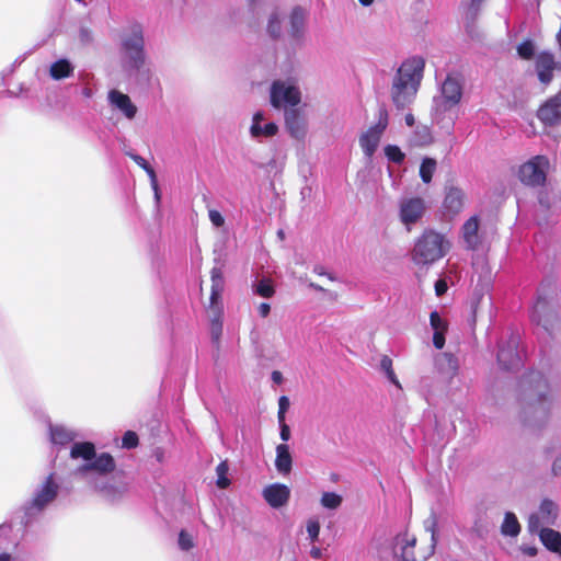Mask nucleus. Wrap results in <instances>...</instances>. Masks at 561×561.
Segmentation results:
<instances>
[{
	"label": "nucleus",
	"mask_w": 561,
	"mask_h": 561,
	"mask_svg": "<svg viewBox=\"0 0 561 561\" xmlns=\"http://www.w3.org/2000/svg\"><path fill=\"white\" fill-rule=\"evenodd\" d=\"M70 457L75 460H83V465L76 469V474L84 479L106 500L115 501L127 492V485L121 481H101L103 476L114 471L115 461L107 453L96 456L92 443H75L70 449Z\"/></svg>",
	"instance_id": "nucleus-1"
},
{
	"label": "nucleus",
	"mask_w": 561,
	"mask_h": 561,
	"mask_svg": "<svg viewBox=\"0 0 561 561\" xmlns=\"http://www.w3.org/2000/svg\"><path fill=\"white\" fill-rule=\"evenodd\" d=\"M424 66V59L414 56L404 60L397 70L390 95L398 108H404L414 101L423 78Z\"/></svg>",
	"instance_id": "nucleus-2"
},
{
	"label": "nucleus",
	"mask_w": 561,
	"mask_h": 561,
	"mask_svg": "<svg viewBox=\"0 0 561 561\" xmlns=\"http://www.w3.org/2000/svg\"><path fill=\"white\" fill-rule=\"evenodd\" d=\"M424 529L430 535V542L415 550L416 537L408 531L400 533L393 540V557L398 561H426L434 554L437 545L438 520L435 515L428 516L424 520Z\"/></svg>",
	"instance_id": "nucleus-3"
},
{
	"label": "nucleus",
	"mask_w": 561,
	"mask_h": 561,
	"mask_svg": "<svg viewBox=\"0 0 561 561\" xmlns=\"http://www.w3.org/2000/svg\"><path fill=\"white\" fill-rule=\"evenodd\" d=\"M448 238L435 230H425L415 242L413 261L419 265H430L444 257L450 250Z\"/></svg>",
	"instance_id": "nucleus-4"
},
{
	"label": "nucleus",
	"mask_w": 561,
	"mask_h": 561,
	"mask_svg": "<svg viewBox=\"0 0 561 561\" xmlns=\"http://www.w3.org/2000/svg\"><path fill=\"white\" fill-rule=\"evenodd\" d=\"M302 101V93L295 78L276 79L270 87V104L275 110L297 107Z\"/></svg>",
	"instance_id": "nucleus-5"
},
{
	"label": "nucleus",
	"mask_w": 561,
	"mask_h": 561,
	"mask_svg": "<svg viewBox=\"0 0 561 561\" xmlns=\"http://www.w3.org/2000/svg\"><path fill=\"white\" fill-rule=\"evenodd\" d=\"M121 62L126 72L140 84H149L152 72L147 66L146 48H121Z\"/></svg>",
	"instance_id": "nucleus-6"
},
{
	"label": "nucleus",
	"mask_w": 561,
	"mask_h": 561,
	"mask_svg": "<svg viewBox=\"0 0 561 561\" xmlns=\"http://www.w3.org/2000/svg\"><path fill=\"white\" fill-rule=\"evenodd\" d=\"M279 134V126L268 118L264 110L254 111L248 123L249 138L257 144L266 142Z\"/></svg>",
	"instance_id": "nucleus-7"
},
{
	"label": "nucleus",
	"mask_w": 561,
	"mask_h": 561,
	"mask_svg": "<svg viewBox=\"0 0 561 561\" xmlns=\"http://www.w3.org/2000/svg\"><path fill=\"white\" fill-rule=\"evenodd\" d=\"M550 161L546 156H535L519 165L517 176L522 183L528 186H541L545 184Z\"/></svg>",
	"instance_id": "nucleus-8"
},
{
	"label": "nucleus",
	"mask_w": 561,
	"mask_h": 561,
	"mask_svg": "<svg viewBox=\"0 0 561 561\" xmlns=\"http://www.w3.org/2000/svg\"><path fill=\"white\" fill-rule=\"evenodd\" d=\"M560 516L558 503L550 499H543L538 508L529 514L527 519V529L530 534H535L540 529L557 524Z\"/></svg>",
	"instance_id": "nucleus-9"
},
{
	"label": "nucleus",
	"mask_w": 561,
	"mask_h": 561,
	"mask_svg": "<svg viewBox=\"0 0 561 561\" xmlns=\"http://www.w3.org/2000/svg\"><path fill=\"white\" fill-rule=\"evenodd\" d=\"M426 211V201L421 196H404L398 203L399 220L408 230L420 222Z\"/></svg>",
	"instance_id": "nucleus-10"
},
{
	"label": "nucleus",
	"mask_w": 561,
	"mask_h": 561,
	"mask_svg": "<svg viewBox=\"0 0 561 561\" xmlns=\"http://www.w3.org/2000/svg\"><path fill=\"white\" fill-rule=\"evenodd\" d=\"M462 98V83L454 76H448L442 84L440 95L434 99L436 113H444L456 106Z\"/></svg>",
	"instance_id": "nucleus-11"
},
{
	"label": "nucleus",
	"mask_w": 561,
	"mask_h": 561,
	"mask_svg": "<svg viewBox=\"0 0 561 561\" xmlns=\"http://www.w3.org/2000/svg\"><path fill=\"white\" fill-rule=\"evenodd\" d=\"M284 125L289 137L297 141H304L309 133L307 113L299 107L284 112Z\"/></svg>",
	"instance_id": "nucleus-12"
},
{
	"label": "nucleus",
	"mask_w": 561,
	"mask_h": 561,
	"mask_svg": "<svg viewBox=\"0 0 561 561\" xmlns=\"http://www.w3.org/2000/svg\"><path fill=\"white\" fill-rule=\"evenodd\" d=\"M57 493L58 484L56 483L54 476L49 474L35 491L32 500L27 505V511L32 514L43 511L56 499Z\"/></svg>",
	"instance_id": "nucleus-13"
},
{
	"label": "nucleus",
	"mask_w": 561,
	"mask_h": 561,
	"mask_svg": "<svg viewBox=\"0 0 561 561\" xmlns=\"http://www.w3.org/2000/svg\"><path fill=\"white\" fill-rule=\"evenodd\" d=\"M467 195L466 192L455 185H448L445 187L444 199L442 203V213L446 218H455L466 207Z\"/></svg>",
	"instance_id": "nucleus-14"
},
{
	"label": "nucleus",
	"mask_w": 561,
	"mask_h": 561,
	"mask_svg": "<svg viewBox=\"0 0 561 561\" xmlns=\"http://www.w3.org/2000/svg\"><path fill=\"white\" fill-rule=\"evenodd\" d=\"M386 127L387 119L380 118L376 125L369 127L359 136V146L366 158L371 159L376 152Z\"/></svg>",
	"instance_id": "nucleus-15"
},
{
	"label": "nucleus",
	"mask_w": 561,
	"mask_h": 561,
	"mask_svg": "<svg viewBox=\"0 0 561 561\" xmlns=\"http://www.w3.org/2000/svg\"><path fill=\"white\" fill-rule=\"evenodd\" d=\"M288 36L293 41H301L306 36L307 32V22H308V11L301 5H295L288 16Z\"/></svg>",
	"instance_id": "nucleus-16"
},
{
	"label": "nucleus",
	"mask_w": 561,
	"mask_h": 561,
	"mask_svg": "<svg viewBox=\"0 0 561 561\" xmlns=\"http://www.w3.org/2000/svg\"><path fill=\"white\" fill-rule=\"evenodd\" d=\"M537 117L545 126H554L561 122V91L538 108Z\"/></svg>",
	"instance_id": "nucleus-17"
},
{
	"label": "nucleus",
	"mask_w": 561,
	"mask_h": 561,
	"mask_svg": "<svg viewBox=\"0 0 561 561\" xmlns=\"http://www.w3.org/2000/svg\"><path fill=\"white\" fill-rule=\"evenodd\" d=\"M224 290V277L221 271L219 268L211 270V289L209 304L207 306V313L214 314L216 313V309L219 310V313H224V305L221 301V294Z\"/></svg>",
	"instance_id": "nucleus-18"
},
{
	"label": "nucleus",
	"mask_w": 561,
	"mask_h": 561,
	"mask_svg": "<svg viewBox=\"0 0 561 561\" xmlns=\"http://www.w3.org/2000/svg\"><path fill=\"white\" fill-rule=\"evenodd\" d=\"M146 48L144 26L139 22L129 23L121 37V48Z\"/></svg>",
	"instance_id": "nucleus-19"
},
{
	"label": "nucleus",
	"mask_w": 561,
	"mask_h": 561,
	"mask_svg": "<svg viewBox=\"0 0 561 561\" xmlns=\"http://www.w3.org/2000/svg\"><path fill=\"white\" fill-rule=\"evenodd\" d=\"M107 101L113 108L119 111L127 119L135 118L137 106L127 94L118 90H111L107 93Z\"/></svg>",
	"instance_id": "nucleus-20"
},
{
	"label": "nucleus",
	"mask_w": 561,
	"mask_h": 561,
	"mask_svg": "<svg viewBox=\"0 0 561 561\" xmlns=\"http://www.w3.org/2000/svg\"><path fill=\"white\" fill-rule=\"evenodd\" d=\"M285 11L278 7H273L266 13L265 32L273 39H279L284 35Z\"/></svg>",
	"instance_id": "nucleus-21"
},
{
	"label": "nucleus",
	"mask_w": 561,
	"mask_h": 561,
	"mask_svg": "<svg viewBox=\"0 0 561 561\" xmlns=\"http://www.w3.org/2000/svg\"><path fill=\"white\" fill-rule=\"evenodd\" d=\"M262 494L270 506L278 508L287 504L290 490L285 484L274 483L264 488Z\"/></svg>",
	"instance_id": "nucleus-22"
},
{
	"label": "nucleus",
	"mask_w": 561,
	"mask_h": 561,
	"mask_svg": "<svg viewBox=\"0 0 561 561\" xmlns=\"http://www.w3.org/2000/svg\"><path fill=\"white\" fill-rule=\"evenodd\" d=\"M436 366L438 373L450 385L454 379L459 375V362L450 353H443L436 358Z\"/></svg>",
	"instance_id": "nucleus-23"
},
{
	"label": "nucleus",
	"mask_w": 561,
	"mask_h": 561,
	"mask_svg": "<svg viewBox=\"0 0 561 561\" xmlns=\"http://www.w3.org/2000/svg\"><path fill=\"white\" fill-rule=\"evenodd\" d=\"M479 226V218L471 216L461 227V237L468 249L473 250L480 244Z\"/></svg>",
	"instance_id": "nucleus-24"
},
{
	"label": "nucleus",
	"mask_w": 561,
	"mask_h": 561,
	"mask_svg": "<svg viewBox=\"0 0 561 561\" xmlns=\"http://www.w3.org/2000/svg\"><path fill=\"white\" fill-rule=\"evenodd\" d=\"M430 325L433 330V344L437 350H442L445 345V334L448 330L447 321L437 311H433L430 314Z\"/></svg>",
	"instance_id": "nucleus-25"
},
{
	"label": "nucleus",
	"mask_w": 561,
	"mask_h": 561,
	"mask_svg": "<svg viewBox=\"0 0 561 561\" xmlns=\"http://www.w3.org/2000/svg\"><path fill=\"white\" fill-rule=\"evenodd\" d=\"M557 64L554 57L550 53H541L537 57L536 68L539 80L547 84L552 80V71Z\"/></svg>",
	"instance_id": "nucleus-26"
},
{
	"label": "nucleus",
	"mask_w": 561,
	"mask_h": 561,
	"mask_svg": "<svg viewBox=\"0 0 561 561\" xmlns=\"http://www.w3.org/2000/svg\"><path fill=\"white\" fill-rule=\"evenodd\" d=\"M539 539L547 550L561 557V533L547 527L538 530Z\"/></svg>",
	"instance_id": "nucleus-27"
},
{
	"label": "nucleus",
	"mask_w": 561,
	"mask_h": 561,
	"mask_svg": "<svg viewBox=\"0 0 561 561\" xmlns=\"http://www.w3.org/2000/svg\"><path fill=\"white\" fill-rule=\"evenodd\" d=\"M412 147H426L433 144L434 137L430 126L419 124L408 139Z\"/></svg>",
	"instance_id": "nucleus-28"
},
{
	"label": "nucleus",
	"mask_w": 561,
	"mask_h": 561,
	"mask_svg": "<svg viewBox=\"0 0 561 561\" xmlns=\"http://www.w3.org/2000/svg\"><path fill=\"white\" fill-rule=\"evenodd\" d=\"M275 468L280 474H288L293 467V457L289 450V446L286 444H279L275 448Z\"/></svg>",
	"instance_id": "nucleus-29"
},
{
	"label": "nucleus",
	"mask_w": 561,
	"mask_h": 561,
	"mask_svg": "<svg viewBox=\"0 0 561 561\" xmlns=\"http://www.w3.org/2000/svg\"><path fill=\"white\" fill-rule=\"evenodd\" d=\"M50 440L55 445H67L73 442L78 434L64 425H50L49 427Z\"/></svg>",
	"instance_id": "nucleus-30"
},
{
	"label": "nucleus",
	"mask_w": 561,
	"mask_h": 561,
	"mask_svg": "<svg viewBox=\"0 0 561 561\" xmlns=\"http://www.w3.org/2000/svg\"><path fill=\"white\" fill-rule=\"evenodd\" d=\"M520 533V524L516 515L512 512H507L504 515L503 523L501 525V534L506 537L516 538Z\"/></svg>",
	"instance_id": "nucleus-31"
},
{
	"label": "nucleus",
	"mask_w": 561,
	"mask_h": 561,
	"mask_svg": "<svg viewBox=\"0 0 561 561\" xmlns=\"http://www.w3.org/2000/svg\"><path fill=\"white\" fill-rule=\"evenodd\" d=\"M497 360H499L500 365L505 369L516 368L520 364L519 355L512 347L501 348L497 354Z\"/></svg>",
	"instance_id": "nucleus-32"
},
{
	"label": "nucleus",
	"mask_w": 561,
	"mask_h": 561,
	"mask_svg": "<svg viewBox=\"0 0 561 561\" xmlns=\"http://www.w3.org/2000/svg\"><path fill=\"white\" fill-rule=\"evenodd\" d=\"M73 67L67 59H59L50 66L49 73L55 80H61L72 75Z\"/></svg>",
	"instance_id": "nucleus-33"
},
{
	"label": "nucleus",
	"mask_w": 561,
	"mask_h": 561,
	"mask_svg": "<svg viewBox=\"0 0 561 561\" xmlns=\"http://www.w3.org/2000/svg\"><path fill=\"white\" fill-rule=\"evenodd\" d=\"M437 162L433 158H424L420 165V178L422 179L423 183L428 184L433 175L436 171Z\"/></svg>",
	"instance_id": "nucleus-34"
},
{
	"label": "nucleus",
	"mask_w": 561,
	"mask_h": 561,
	"mask_svg": "<svg viewBox=\"0 0 561 561\" xmlns=\"http://www.w3.org/2000/svg\"><path fill=\"white\" fill-rule=\"evenodd\" d=\"M222 317L224 313H219L218 309H216V313L208 314L210 321V335L215 343H219L222 335Z\"/></svg>",
	"instance_id": "nucleus-35"
},
{
	"label": "nucleus",
	"mask_w": 561,
	"mask_h": 561,
	"mask_svg": "<svg viewBox=\"0 0 561 561\" xmlns=\"http://www.w3.org/2000/svg\"><path fill=\"white\" fill-rule=\"evenodd\" d=\"M342 496L335 492H323L320 497V504L328 510H336L342 504Z\"/></svg>",
	"instance_id": "nucleus-36"
},
{
	"label": "nucleus",
	"mask_w": 561,
	"mask_h": 561,
	"mask_svg": "<svg viewBox=\"0 0 561 561\" xmlns=\"http://www.w3.org/2000/svg\"><path fill=\"white\" fill-rule=\"evenodd\" d=\"M253 291L263 298H271L275 294L273 283L266 278H263L255 283L253 285Z\"/></svg>",
	"instance_id": "nucleus-37"
},
{
	"label": "nucleus",
	"mask_w": 561,
	"mask_h": 561,
	"mask_svg": "<svg viewBox=\"0 0 561 561\" xmlns=\"http://www.w3.org/2000/svg\"><path fill=\"white\" fill-rule=\"evenodd\" d=\"M228 470H229V466H228L227 461H221L216 467V476H217L216 484L220 489H226L230 485V480L228 478Z\"/></svg>",
	"instance_id": "nucleus-38"
},
{
	"label": "nucleus",
	"mask_w": 561,
	"mask_h": 561,
	"mask_svg": "<svg viewBox=\"0 0 561 561\" xmlns=\"http://www.w3.org/2000/svg\"><path fill=\"white\" fill-rule=\"evenodd\" d=\"M380 366L382 370L385 371L387 378L391 383H393L398 389H401V383L398 380L393 368H392V360L388 356H383L380 360Z\"/></svg>",
	"instance_id": "nucleus-39"
},
{
	"label": "nucleus",
	"mask_w": 561,
	"mask_h": 561,
	"mask_svg": "<svg viewBox=\"0 0 561 561\" xmlns=\"http://www.w3.org/2000/svg\"><path fill=\"white\" fill-rule=\"evenodd\" d=\"M385 154L386 157L396 163L403 162L405 154L402 152V150L394 145H388L385 147Z\"/></svg>",
	"instance_id": "nucleus-40"
},
{
	"label": "nucleus",
	"mask_w": 561,
	"mask_h": 561,
	"mask_svg": "<svg viewBox=\"0 0 561 561\" xmlns=\"http://www.w3.org/2000/svg\"><path fill=\"white\" fill-rule=\"evenodd\" d=\"M306 531L311 542L319 539L320 523L317 518H309L306 523Z\"/></svg>",
	"instance_id": "nucleus-41"
},
{
	"label": "nucleus",
	"mask_w": 561,
	"mask_h": 561,
	"mask_svg": "<svg viewBox=\"0 0 561 561\" xmlns=\"http://www.w3.org/2000/svg\"><path fill=\"white\" fill-rule=\"evenodd\" d=\"M178 542H179L180 549L183 550V551H188V550L193 549L194 546H195L193 535L188 534L185 530H182L179 534Z\"/></svg>",
	"instance_id": "nucleus-42"
},
{
	"label": "nucleus",
	"mask_w": 561,
	"mask_h": 561,
	"mask_svg": "<svg viewBox=\"0 0 561 561\" xmlns=\"http://www.w3.org/2000/svg\"><path fill=\"white\" fill-rule=\"evenodd\" d=\"M534 51L535 48L530 41H526L517 47L518 55L524 59H530L534 56Z\"/></svg>",
	"instance_id": "nucleus-43"
},
{
	"label": "nucleus",
	"mask_w": 561,
	"mask_h": 561,
	"mask_svg": "<svg viewBox=\"0 0 561 561\" xmlns=\"http://www.w3.org/2000/svg\"><path fill=\"white\" fill-rule=\"evenodd\" d=\"M208 218L215 228H221L225 226V217L217 209H208Z\"/></svg>",
	"instance_id": "nucleus-44"
},
{
	"label": "nucleus",
	"mask_w": 561,
	"mask_h": 561,
	"mask_svg": "<svg viewBox=\"0 0 561 561\" xmlns=\"http://www.w3.org/2000/svg\"><path fill=\"white\" fill-rule=\"evenodd\" d=\"M290 405L289 399L286 396H282L278 399V412H277V420L278 422L285 421L286 412L288 411Z\"/></svg>",
	"instance_id": "nucleus-45"
},
{
	"label": "nucleus",
	"mask_w": 561,
	"mask_h": 561,
	"mask_svg": "<svg viewBox=\"0 0 561 561\" xmlns=\"http://www.w3.org/2000/svg\"><path fill=\"white\" fill-rule=\"evenodd\" d=\"M122 445L124 448H134L138 445V436L136 433L128 431L124 434Z\"/></svg>",
	"instance_id": "nucleus-46"
},
{
	"label": "nucleus",
	"mask_w": 561,
	"mask_h": 561,
	"mask_svg": "<svg viewBox=\"0 0 561 561\" xmlns=\"http://www.w3.org/2000/svg\"><path fill=\"white\" fill-rule=\"evenodd\" d=\"M279 425V436L283 442H287L290 439V427L286 424V422H278Z\"/></svg>",
	"instance_id": "nucleus-47"
},
{
	"label": "nucleus",
	"mask_w": 561,
	"mask_h": 561,
	"mask_svg": "<svg viewBox=\"0 0 561 561\" xmlns=\"http://www.w3.org/2000/svg\"><path fill=\"white\" fill-rule=\"evenodd\" d=\"M129 157L133 161L140 167L145 172L150 168L149 163L139 154L130 153Z\"/></svg>",
	"instance_id": "nucleus-48"
},
{
	"label": "nucleus",
	"mask_w": 561,
	"mask_h": 561,
	"mask_svg": "<svg viewBox=\"0 0 561 561\" xmlns=\"http://www.w3.org/2000/svg\"><path fill=\"white\" fill-rule=\"evenodd\" d=\"M309 287H311L312 289L317 290V291H322L330 299H333V300H336L339 295L334 291H330V290H327L324 289L322 286L318 285V284H314V283H310L309 284Z\"/></svg>",
	"instance_id": "nucleus-49"
},
{
	"label": "nucleus",
	"mask_w": 561,
	"mask_h": 561,
	"mask_svg": "<svg viewBox=\"0 0 561 561\" xmlns=\"http://www.w3.org/2000/svg\"><path fill=\"white\" fill-rule=\"evenodd\" d=\"M519 551L523 554L528 556V557H535L538 553L537 547L529 546V545H522V546H519Z\"/></svg>",
	"instance_id": "nucleus-50"
},
{
	"label": "nucleus",
	"mask_w": 561,
	"mask_h": 561,
	"mask_svg": "<svg viewBox=\"0 0 561 561\" xmlns=\"http://www.w3.org/2000/svg\"><path fill=\"white\" fill-rule=\"evenodd\" d=\"M447 288V283L444 279H438L435 283V293L438 297L443 296L446 293Z\"/></svg>",
	"instance_id": "nucleus-51"
},
{
	"label": "nucleus",
	"mask_w": 561,
	"mask_h": 561,
	"mask_svg": "<svg viewBox=\"0 0 561 561\" xmlns=\"http://www.w3.org/2000/svg\"><path fill=\"white\" fill-rule=\"evenodd\" d=\"M271 306L267 302H261L257 306V312L262 318H266L270 314Z\"/></svg>",
	"instance_id": "nucleus-52"
},
{
	"label": "nucleus",
	"mask_w": 561,
	"mask_h": 561,
	"mask_svg": "<svg viewBox=\"0 0 561 561\" xmlns=\"http://www.w3.org/2000/svg\"><path fill=\"white\" fill-rule=\"evenodd\" d=\"M483 0H470V3L468 4V12L467 14L473 15L476 11L479 9Z\"/></svg>",
	"instance_id": "nucleus-53"
},
{
	"label": "nucleus",
	"mask_w": 561,
	"mask_h": 561,
	"mask_svg": "<svg viewBox=\"0 0 561 561\" xmlns=\"http://www.w3.org/2000/svg\"><path fill=\"white\" fill-rule=\"evenodd\" d=\"M146 173L149 176L151 188H156L157 185H159V184H158V179H157V174H156L154 170L150 167L146 171Z\"/></svg>",
	"instance_id": "nucleus-54"
},
{
	"label": "nucleus",
	"mask_w": 561,
	"mask_h": 561,
	"mask_svg": "<svg viewBox=\"0 0 561 561\" xmlns=\"http://www.w3.org/2000/svg\"><path fill=\"white\" fill-rule=\"evenodd\" d=\"M552 472L554 474H561V454L554 459L552 463Z\"/></svg>",
	"instance_id": "nucleus-55"
},
{
	"label": "nucleus",
	"mask_w": 561,
	"mask_h": 561,
	"mask_svg": "<svg viewBox=\"0 0 561 561\" xmlns=\"http://www.w3.org/2000/svg\"><path fill=\"white\" fill-rule=\"evenodd\" d=\"M271 379L273 382L280 385L284 380L283 374L279 370H274L271 374Z\"/></svg>",
	"instance_id": "nucleus-56"
},
{
	"label": "nucleus",
	"mask_w": 561,
	"mask_h": 561,
	"mask_svg": "<svg viewBox=\"0 0 561 561\" xmlns=\"http://www.w3.org/2000/svg\"><path fill=\"white\" fill-rule=\"evenodd\" d=\"M310 556L313 558V559H320L321 556H322V550L318 547H312L310 549Z\"/></svg>",
	"instance_id": "nucleus-57"
},
{
	"label": "nucleus",
	"mask_w": 561,
	"mask_h": 561,
	"mask_svg": "<svg viewBox=\"0 0 561 561\" xmlns=\"http://www.w3.org/2000/svg\"><path fill=\"white\" fill-rule=\"evenodd\" d=\"M404 122L408 126L412 127L415 125V117L413 116V114L408 113L404 116Z\"/></svg>",
	"instance_id": "nucleus-58"
},
{
	"label": "nucleus",
	"mask_w": 561,
	"mask_h": 561,
	"mask_svg": "<svg viewBox=\"0 0 561 561\" xmlns=\"http://www.w3.org/2000/svg\"><path fill=\"white\" fill-rule=\"evenodd\" d=\"M152 191H153V194H154L156 204L159 205V203L161 201V193H160L159 185H157L156 188H152Z\"/></svg>",
	"instance_id": "nucleus-59"
},
{
	"label": "nucleus",
	"mask_w": 561,
	"mask_h": 561,
	"mask_svg": "<svg viewBox=\"0 0 561 561\" xmlns=\"http://www.w3.org/2000/svg\"><path fill=\"white\" fill-rule=\"evenodd\" d=\"M358 2L363 5V7H370L374 4L375 0H358Z\"/></svg>",
	"instance_id": "nucleus-60"
},
{
	"label": "nucleus",
	"mask_w": 561,
	"mask_h": 561,
	"mask_svg": "<svg viewBox=\"0 0 561 561\" xmlns=\"http://www.w3.org/2000/svg\"><path fill=\"white\" fill-rule=\"evenodd\" d=\"M11 557L7 553L0 554V561H10Z\"/></svg>",
	"instance_id": "nucleus-61"
},
{
	"label": "nucleus",
	"mask_w": 561,
	"mask_h": 561,
	"mask_svg": "<svg viewBox=\"0 0 561 561\" xmlns=\"http://www.w3.org/2000/svg\"><path fill=\"white\" fill-rule=\"evenodd\" d=\"M539 308H543V302L538 301L535 306V313L538 312Z\"/></svg>",
	"instance_id": "nucleus-62"
},
{
	"label": "nucleus",
	"mask_w": 561,
	"mask_h": 561,
	"mask_svg": "<svg viewBox=\"0 0 561 561\" xmlns=\"http://www.w3.org/2000/svg\"><path fill=\"white\" fill-rule=\"evenodd\" d=\"M84 94H85L87 96H90V95H91L90 91H88V90H87V91H84Z\"/></svg>",
	"instance_id": "nucleus-63"
},
{
	"label": "nucleus",
	"mask_w": 561,
	"mask_h": 561,
	"mask_svg": "<svg viewBox=\"0 0 561 561\" xmlns=\"http://www.w3.org/2000/svg\"><path fill=\"white\" fill-rule=\"evenodd\" d=\"M328 277H329L330 280L334 279L332 275H328Z\"/></svg>",
	"instance_id": "nucleus-64"
}]
</instances>
